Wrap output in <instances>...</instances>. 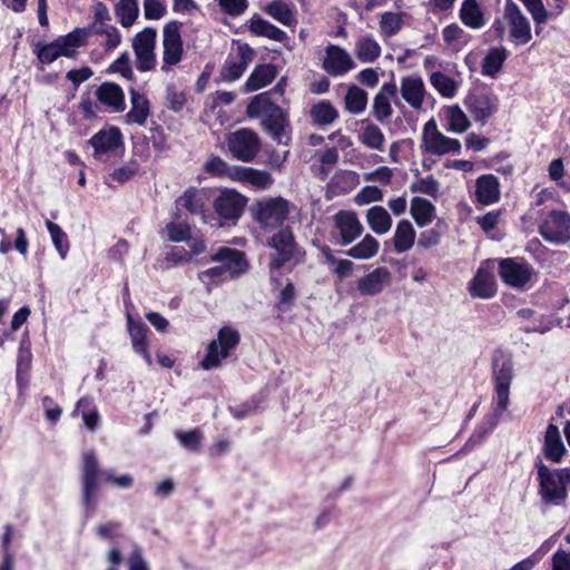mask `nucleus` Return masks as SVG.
I'll list each match as a JSON object with an SVG mask.
<instances>
[{
    "label": "nucleus",
    "mask_w": 570,
    "mask_h": 570,
    "mask_svg": "<svg viewBox=\"0 0 570 570\" xmlns=\"http://www.w3.org/2000/svg\"><path fill=\"white\" fill-rule=\"evenodd\" d=\"M246 112L250 118H261L263 129L277 145L288 147L291 142V124L287 112L272 101L269 92H262L252 98Z\"/></svg>",
    "instance_id": "nucleus-1"
},
{
    "label": "nucleus",
    "mask_w": 570,
    "mask_h": 570,
    "mask_svg": "<svg viewBox=\"0 0 570 570\" xmlns=\"http://www.w3.org/2000/svg\"><path fill=\"white\" fill-rule=\"evenodd\" d=\"M541 501L547 505H561L570 489V468L550 469L541 461L537 464Z\"/></svg>",
    "instance_id": "nucleus-2"
},
{
    "label": "nucleus",
    "mask_w": 570,
    "mask_h": 570,
    "mask_svg": "<svg viewBox=\"0 0 570 570\" xmlns=\"http://www.w3.org/2000/svg\"><path fill=\"white\" fill-rule=\"evenodd\" d=\"M495 415H501L510 404V386L513 380V363L509 354L495 351L492 360Z\"/></svg>",
    "instance_id": "nucleus-3"
},
{
    "label": "nucleus",
    "mask_w": 570,
    "mask_h": 570,
    "mask_svg": "<svg viewBox=\"0 0 570 570\" xmlns=\"http://www.w3.org/2000/svg\"><path fill=\"white\" fill-rule=\"evenodd\" d=\"M249 210L262 228L274 229L287 219L289 203L283 197H269L255 202Z\"/></svg>",
    "instance_id": "nucleus-4"
},
{
    "label": "nucleus",
    "mask_w": 570,
    "mask_h": 570,
    "mask_svg": "<svg viewBox=\"0 0 570 570\" xmlns=\"http://www.w3.org/2000/svg\"><path fill=\"white\" fill-rule=\"evenodd\" d=\"M240 341L239 333L229 327L224 326L217 333V338L213 340L207 346V353L200 362L203 370H212L219 367L222 361L230 355V352L238 345Z\"/></svg>",
    "instance_id": "nucleus-5"
},
{
    "label": "nucleus",
    "mask_w": 570,
    "mask_h": 570,
    "mask_svg": "<svg viewBox=\"0 0 570 570\" xmlns=\"http://www.w3.org/2000/svg\"><path fill=\"white\" fill-rule=\"evenodd\" d=\"M226 145L234 158L249 163L257 156L261 149V139L252 129L240 128L228 134Z\"/></svg>",
    "instance_id": "nucleus-6"
},
{
    "label": "nucleus",
    "mask_w": 570,
    "mask_h": 570,
    "mask_svg": "<svg viewBox=\"0 0 570 570\" xmlns=\"http://www.w3.org/2000/svg\"><path fill=\"white\" fill-rule=\"evenodd\" d=\"M498 273L505 285L520 289L531 281L535 272L527 261L508 257L499 262Z\"/></svg>",
    "instance_id": "nucleus-7"
},
{
    "label": "nucleus",
    "mask_w": 570,
    "mask_h": 570,
    "mask_svg": "<svg viewBox=\"0 0 570 570\" xmlns=\"http://www.w3.org/2000/svg\"><path fill=\"white\" fill-rule=\"evenodd\" d=\"M421 148L431 155H445L450 153H459L461 142L458 139L449 138L443 135L431 119L423 127Z\"/></svg>",
    "instance_id": "nucleus-8"
},
{
    "label": "nucleus",
    "mask_w": 570,
    "mask_h": 570,
    "mask_svg": "<svg viewBox=\"0 0 570 570\" xmlns=\"http://www.w3.org/2000/svg\"><path fill=\"white\" fill-rule=\"evenodd\" d=\"M156 29L147 27L132 39V50L136 57V67L139 71L153 70L156 66Z\"/></svg>",
    "instance_id": "nucleus-9"
},
{
    "label": "nucleus",
    "mask_w": 570,
    "mask_h": 570,
    "mask_svg": "<svg viewBox=\"0 0 570 570\" xmlns=\"http://www.w3.org/2000/svg\"><path fill=\"white\" fill-rule=\"evenodd\" d=\"M539 233L549 243L566 244L570 240V214L551 210L540 225Z\"/></svg>",
    "instance_id": "nucleus-10"
},
{
    "label": "nucleus",
    "mask_w": 570,
    "mask_h": 570,
    "mask_svg": "<svg viewBox=\"0 0 570 570\" xmlns=\"http://www.w3.org/2000/svg\"><path fill=\"white\" fill-rule=\"evenodd\" d=\"M82 503L86 507L87 514H90L95 510V503L92 498L98 490V479L100 470L98 460L92 450L86 451L82 455Z\"/></svg>",
    "instance_id": "nucleus-11"
},
{
    "label": "nucleus",
    "mask_w": 570,
    "mask_h": 570,
    "mask_svg": "<svg viewBox=\"0 0 570 570\" xmlns=\"http://www.w3.org/2000/svg\"><path fill=\"white\" fill-rule=\"evenodd\" d=\"M181 22L169 21L163 29V66L161 70L167 71L168 66L180 62L184 53L180 36Z\"/></svg>",
    "instance_id": "nucleus-12"
},
{
    "label": "nucleus",
    "mask_w": 570,
    "mask_h": 570,
    "mask_svg": "<svg viewBox=\"0 0 570 570\" xmlns=\"http://www.w3.org/2000/svg\"><path fill=\"white\" fill-rule=\"evenodd\" d=\"M267 245L276 250L269 259L271 269H279L295 255L296 242L289 227L281 228L267 240Z\"/></svg>",
    "instance_id": "nucleus-13"
},
{
    "label": "nucleus",
    "mask_w": 570,
    "mask_h": 570,
    "mask_svg": "<svg viewBox=\"0 0 570 570\" xmlns=\"http://www.w3.org/2000/svg\"><path fill=\"white\" fill-rule=\"evenodd\" d=\"M246 203V197L236 190L225 189L214 200V209L219 218L235 223L242 216Z\"/></svg>",
    "instance_id": "nucleus-14"
},
{
    "label": "nucleus",
    "mask_w": 570,
    "mask_h": 570,
    "mask_svg": "<svg viewBox=\"0 0 570 570\" xmlns=\"http://www.w3.org/2000/svg\"><path fill=\"white\" fill-rule=\"evenodd\" d=\"M322 67L330 76L340 77L354 69L355 62L344 48L328 45L325 48V58Z\"/></svg>",
    "instance_id": "nucleus-15"
},
{
    "label": "nucleus",
    "mask_w": 570,
    "mask_h": 570,
    "mask_svg": "<svg viewBox=\"0 0 570 570\" xmlns=\"http://www.w3.org/2000/svg\"><path fill=\"white\" fill-rule=\"evenodd\" d=\"M504 18L510 26L511 37L518 45L530 42L532 38L530 22L512 0L505 2Z\"/></svg>",
    "instance_id": "nucleus-16"
},
{
    "label": "nucleus",
    "mask_w": 570,
    "mask_h": 570,
    "mask_svg": "<svg viewBox=\"0 0 570 570\" xmlns=\"http://www.w3.org/2000/svg\"><path fill=\"white\" fill-rule=\"evenodd\" d=\"M464 105L473 119L481 125L487 124L489 118L498 111V99L489 94L469 95Z\"/></svg>",
    "instance_id": "nucleus-17"
},
{
    "label": "nucleus",
    "mask_w": 570,
    "mask_h": 570,
    "mask_svg": "<svg viewBox=\"0 0 570 570\" xmlns=\"http://www.w3.org/2000/svg\"><path fill=\"white\" fill-rule=\"evenodd\" d=\"M208 200V191L206 189L189 187L176 199V207L185 209L190 215L200 216L202 220L206 223Z\"/></svg>",
    "instance_id": "nucleus-18"
},
{
    "label": "nucleus",
    "mask_w": 570,
    "mask_h": 570,
    "mask_svg": "<svg viewBox=\"0 0 570 570\" xmlns=\"http://www.w3.org/2000/svg\"><path fill=\"white\" fill-rule=\"evenodd\" d=\"M334 224L340 233L341 238L337 244L341 246L350 245L362 235L363 226L354 212H337L334 216Z\"/></svg>",
    "instance_id": "nucleus-19"
},
{
    "label": "nucleus",
    "mask_w": 570,
    "mask_h": 570,
    "mask_svg": "<svg viewBox=\"0 0 570 570\" xmlns=\"http://www.w3.org/2000/svg\"><path fill=\"white\" fill-rule=\"evenodd\" d=\"M254 49L243 43L237 47V58H228L220 70V77L224 81H235L239 79L247 66L254 58Z\"/></svg>",
    "instance_id": "nucleus-20"
},
{
    "label": "nucleus",
    "mask_w": 570,
    "mask_h": 570,
    "mask_svg": "<svg viewBox=\"0 0 570 570\" xmlns=\"http://www.w3.org/2000/svg\"><path fill=\"white\" fill-rule=\"evenodd\" d=\"M210 262L220 263L222 267L232 277L245 273L248 268V264L245 258V254L238 249L229 247H220L210 257Z\"/></svg>",
    "instance_id": "nucleus-21"
},
{
    "label": "nucleus",
    "mask_w": 570,
    "mask_h": 570,
    "mask_svg": "<svg viewBox=\"0 0 570 570\" xmlns=\"http://www.w3.org/2000/svg\"><path fill=\"white\" fill-rule=\"evenodd\" d=\"M397 98V87L394 82L384 83L373 99V116L380 122H386L392 116L391 99Z\"/></svg>",
    "instance_id": "nucleus-22"
},
{
    "label": "nucleus",
    "mask_w": 570,
    "mask_h": 570,
    "mask_svg": "<svg viewBox=\"0 0 570 570\" xmlns=\"http://www.w3.org/2000/svg\"><path fill=\"white\" fill-rule=\"evenodd\" d=\"M89 142L94 147L95 158L101 160L105 154L122 145L121 132L118 128L100 130L90 138Z\"/></svg>",
    "instance_id": "nucleus-23"
},
{
    "label": "nucleus",
    "mask_w": 570,
    "mask_h": 570,
    "mask_svg": "<svg viewBox=\"0 0 570 570\" xmlns=\"http://www.w3.org/2000/svg\"><path fill=\"white\" fill-rule=\"evenodd\" d=\"M391 274L386 267H377L373 272L361 277L356 282V288L361 295L375 296L382 293L390 282Z\"/></svg>",
    "instance_id": "nucleus-24"
},
{
    "label": "nucleus",
    "mask_w": 570,
    "mask_h": 570,
    "mask_svg": "<svg viewBox=\"0 0 570 570\" xmlns=\"http://www.w3.org/2000/svg\"><path fill=\"white\" fill-rule=\"evenodd\" d=\"M400 91L402 98L415 110L422 108L425 87L421 77L406 76L401 79Z\"/></svg>",
    "instance_id": "nucleus-25"
},
{
    "label": "nucleus",
    "mask_w": 570,
    "mask_h": 570,
    "mask_svg": "<svg viewBox=\"0 0 570 570\" xmlns=\"http://www.w3.org/2000/svg\"><path fill=\"white\" fill-rule=\"evenodd\" d=\"M248 29L255 36L265 37L276 42H283L287 49H292L287 46L289 38L286 32L263 19L259 14H254L249 19Z\"/></svg>",
    "instance_id": "nucleus-26"
},
{
    "label": "nucleus",
    "mask_w": 570,
    "mask_h": 570,
    "mask_svg": "<svg viewBox=\"0 0 570 570\" xmlns=\"http://www.w3.org/2000/svg\"><path fill=\"white\" fill-rule=\"evenodd\" d=\"M469 292L472 297L483 299L493 297L497 292L494 276L489 271L479 268L469 284Z\"/></svg>",
    "instance_id": "nucleus-27"
},
{
    "label": "nucleus",
    "mask_w": 570,
    "mask_h": 570,
    "mask_svg": "<svg viewBox=\"0 0 570 570\" xmlns=\"http://www.w3.org/2000/svg\"><path fill=\"white\" fill-rule=\"evenodd\" d=\"M475 188L476 199L483 205H490L500 199L499 179L492 174L480 176Z\"/></svg>",
    "instance_id": "nucleus-28"
},
{
    "label": "nucleus",
    "mask_w": 570,
    "mask_h": 570,
    "mask_svg": "<svg viewBox=\"0 0 570 570\" xmlns=\"http://www.w3.org/2000/svg\"><path fill=\"white\" fill-rule=\"evenodd\" d=\"M131 108L126 115L127 124L144 126L150 114L149 101L144 94L135 89L129 90Z\"/></svg>",
    "instance_id": "nucleus-29"
},
{
    "label": "nucleus",
    "mask_w": 570,
    "mask_h": 570,
    "mask_svg": "<svg viewBox=\"0 0 570 570\" xmlns=\"http://www.w3.org/2000/svg\"><path fill=\"white\" fill-rule=\"evenodd\" d=\"M88 36L89 31L87 29L77 28L68 35L56 39L55 42L58 45L57 47L60 51V56L68 58L75 57L77 48L86 43Z\"/></svg>",
    "instance_id": "nucleus-30"
},
{
    "label": "nucleus",
    "mask_w": 570,
    "mask_h": 570,
    "mask_svg": "<svg viewBox=\"0 0 570 570\" xmlns=\"http://www.w3.org/2000/svg\"><path fill=\"white\" fill-rule=\"evenodd\" d=\"M277 75V68L272 63L256 66L245 82V91H256L269 85Z\"/></svg>",
    "instance_id": "nucleus-31"
},
{
    "label": "nucleus",
    "mask_w": 570,
    "mask_h": 570,
    "mask_svg": "<svg viewBox=\"0 0 570 570\" xmlns=\"http://www.w3.org/2000/svg\"><path fill=\"white\" fill-rule=\"evenodd\" d=\"M234 180L248 183L259 189H265L273 183L269 173L243 166H238V168L234 169Z\"/></svg>",
    "instance_id": "nucleus-32"
},
{
    "label": "nucleus",
    "mask_w": 570,
    "mask_h": 570,
    "mask_svg": "<svg viewBox=\"0 0 570 570\" xmlns=\"http://www.w3.org/2000/svg\"><path fill=\"white\" fill-rule=\"evenodd\" d=\"M97 99L115 110H124L125 108V96L119 85L115 82H104L96 90Z\"/></svg>",
    "instance_id": "nucleus-33"
},
{
    "label": "nucleus",
    "mask_w": 570,
    "mask_h": 570,
    "mask_svg": "<svg viewBox=\"0 0 570 570\" xmlns=\"http://www.w3.org/2000/svg\"><path fill=\"white\" fill-rule=\"evenodd\" d=\"M127 320H128V331H129V334L131 337L134 351L136 353L141 354L142 357L145 358L146 363L148 365H150L151 356L147 350L148 343H147V338H146V333L148 332V327L140 322L135 323L132 317L129 314L127 316Z\"/></svg>",
    "instance_id": "nucleus-34"
},
{
    "label": "nucleus",
    "mask_w": 570,
    "mask_h": 570,
    "mask_svg": "<svg viewBox=\"0 0 570 570\" xmlns=\"http://www.w3.org/2000/svg\"><path fill=\"white\" fill-rule=\"evenodd\" d=\"M543 451L546 458L552 462H559L566 451L559 430L553 424L547 428Z\"/></svg>",
    "instance_id": "nucleus-35"
},
{
    "label": "nucleus",
    "mask_w": 570,
    "mask_h": 570,
    "mask_svg": "<svg viewBox=\"0 0 570 570\" xmlns=\"http://www.w3.org/2000/svg\"><path fill=\"white\" fill-rule=\"evenodd\" d=\"M459 16L462 23L471 29H481L485 26L484 14L476 0H464Z\"/></svg>",
    "instance_id": "nucleus-36"
},
{
    "label": "nucleus",
    "mask_w": 570,
    "mask_h": 570,
    "mask_svg": "<svg viewBox=\"0 0 570 570\" xmlns=\"http://www.w3.org/2000/svg\"><path fill=\"white\" fill-rule=\"evenodd\" d=\"M309 117L313 125L325 127L338 118V111L328 100H321L311 107Z\"/></svg>",
    "instance_id": "nucleus-37"
},
{
    "label": "nucleus",
    "mask_w": 570,
    "mask_h": 570,
    "mask_svg": "<svg viewBox=\"0 0 570 570\" xmlns=\"http://www.w3.org/2000/svg\"><path fill=\"white\" fill-rule=\"evenodd\" d=\"M264 11L283 26L292 27L297 22L295 13L285 1H272L264 7Z\"/></svg>",
    "instance_id": "nucleus-38"
},
{
    "label": "nucleus",
    "mask_w": 570,
    "mask_h": 570,
    "mask_svg": "<svg viewBox=\"0 0 570 570\" xmlns=\"http://www.w3.org/2000/svg\"><path fill=\"white\" fill-rule=\"evenodd\" d=\"M508 55V50L503 47L491 48L482 61V73L495 77L501 71Z\"/></svg>",
    "instance_id": "nucleus-39"
},
{
    "label": "nucleus",
    "mask_w": 570,
    "mask_h": 570,
    "mask_svg": "<svg viewBox=\"0 0 570 570\" xmlns=\"http://www.w3.org/2000/svg\"><path fill=\"white\" fill-rule=\"evenodd\" d=\"M410 213L415 220V223L423 227L430 223H432L435 214L434 205L422 197H414L411 202Z\"/></svg>",
    "instance_id": "nucleus-40"
},
{
    "label": "nucleus",
    "mask_w": 570,
    "mask_h": 570,
    "mask_svg": "<svg viewBox=\"0 0 570 570\" xmlns=\"http://www.w3.org/2000/svg\"><path fill=\"white\" fill-rule=\"evenodd\" d=\"M355 55L361 62H374L381 56V46L371 36L362 37L355 43Z\"/></svg>",
    "instance_id": "nucleus-41"
},
{
    "label": "nucleus",
    "mask_w": 570,
    "mask_h": 570,
    "mask_svg": "<svg viewBox=\"0 0 570 570\" xmlns=\"http://www.w3.org/2000/svg\"><path fill=\"white\" fill-rule=\"evenodd\" d=\"M415 230L407 219H402L395 229L394 249L397 253L407 252L414 244Z\"/></svg>",
    "instance_id": "nucleus-42"
},
{
    "label": "nucleus",
    "mask_w": 570,
    "mask_h": 570,
    "mask_svg": "<svg viewBox=\"0 0 570 570\" xmlns=\"http://www.w3.org/2000/svg\"><path fill=\"white\" fill-rule=\"evenodd\" d=\"M366 219L371 229L379 235L387 233L392 226V218L382 206L371 207L367 210Z\"/></svg>",
    "instance_id": "nucleus-43"
},
{
    "label": "nucleus",
    "mask_w": 570,
    "mask_h": 570,
    "mask_svg": "<svg viewBox=\"0 0 570 570\" xmlns=\"http://www.w3.org/2000/svg\"><path fill=\"white\" fill-rule=\"evenodd\" d=\"M405 16V12L386 11L382 13L379 22L381 36L392 38L397 35L404 26Z\"/></svg>",
    "instance_id": "nucleus-44"
},
{
    "label": "nucleus",
    "mask_w": 570,
    "mask_h": 570,
    "mask_svg": "<svg viewBox=\"0 0 570 570\" xmlns=\"http://www.w3.org/2000/svg\"><path fill=\"white\" fill-rule=\"evenodd\" d=\"M379 246L377 239L367 234L358 244L346 250L345 254L355 259H368L376 255Z\"/></svg>",
    "instance_id": "nucleus-45"
},
{
    "label": "nucleus",
    "mask_w": 570,
    "mask_h": 570,
    "mask_svg": "<svg viewBox=\"0 0 570 570\" xmlns=\"http://www.w3.org/2000/svg\"><path fill=\"white\" fill-rule=\"evenodd\" d=\"M345 108L353 115L363 112L367 105V92L357 86H351L344 98Z\"/></svg>",
    "instance_id": "nucleus-46"
},
{
    "label": "nucleus",
    "mask_w": 570,
    "mask_h": 570,
    "mask_svg": "<svg viewBox=\"0 0 570 570\" xmlns=\"http://www.w3.org/2000/svg\"><path fill=\"white\" fill-rule=\"evenodd\" d=\"M138 14L139 6L137 0H119L116 4V16L125 28L132 26Z\"/></svg>",
    "instance_id": "nucleus-47"
},
{
    "label": "nucleus",
    "mask_w": 570,
    "mask_h": 570,
    "mask_svg": "<svg viewBox=\"0 0 570 570\" xmlns=\"http://www.w3.org/2000/svg\"><path fill=\"white\" fill-rule=\"evenodd\" d=\"M363 124V131L360 135L361 142L371 149L382 150L385 141L383 131L372 122L364 121Z\"/></svg>",
    "instance_id": "nucleus-48"
},
{
    "label": "nucleus",
    "mask_w": 570,
    "mask_h": 570,
    "mask_svg": "<svg viewBox=\"0 0 570 570\" xmlns=\"http://www.w3.org/2000/svg\"><path fill=\"white\" fill-rule=\"evenodd\" d=\"M445 116L449 131L462 134L470 127L469 118L458 105L449 107Z\"/></svg>",
    "instance_id": "nucleus-49"
},
{
    "label": "nucleus",
    "mask_w": 570,
    "mask_h": 570,
    "mask_svg": "<svg viewBox=\"0 0 570 570\" xmlns=\"http://www.w3.org/2000/svg\"><path fill=\"white\" fill-rule=\"evenodd\" d=\"M238 166H229L218 156H212L205 164L204 170L213 177H227L234 180V169Z\"/></svg>",
    "instance_id": "nucleus-50"
},
{
    "label": "nucleus",
    "mask_w": 570,
    "mask_h": 570,
    "mask_svg": "<svg viewBox=\"0 0 570 570\" xmlns=\"http://www.w3.org/2000/svg\"><path fill=\"white\" fill-rule=\"evenodd\" d=\"M430 81L443 97L452 98L456 94L458 85L455 80L441 71L433 72Z\"/></svg>",
    "instance_id": "nucleus-51"
},
{
    "label": "nucleus",
    "mask_w": 570,
    "mask_h": 570,
    "mask_svg": "<svg viewBox=\"0 0 570 570\" xmlns=\"http://www.w3.org/2000/svg\"><path fill=\"white\" fill-rule=\"evenodd\" d=\"M46 226L51 236V240L55 248L58 250L61 258L65 259L69 250V242L67 238V234L61 229V227L58 224L51 220H47Z\"/></svg>",
    "instance_id": "nucleus-52"
},
{
    "label": "nucleus",
    "mask_w": 570,
    "mask_h": 570,
    "mask_svg": "<svg viewBox=\"0 0 570 570\" xmlns=\"http://www.w3.org/2000/svg\"><path fill=\"white\" fill-rule=\"evenodd\" d=\"M90 29L96 35L106 36L105 48L107 50L115 49L120 45L121 36L116 27L110 26L108 23H100V24L92 23Z\"/></svg>",
    "instance_id": "nucleus-53"
},
{
    "label": "nucleus",
    "mask_w": 570,
    "mask_h": 570,
    "mask_svg": "<svg viewBox=\"0 0 570 570\" xmlns=\"http://www.w3.org/2000/svg\"><path fill=\"white\" fill-rule=\"evenodd\" d=\"M109 73H120L128 80L134 79V72L130 63V56L127 51L122 52L118 59H116L107 70Z\"/></svg>",
    "instance_id": "nucleus-54"
},
{
    "label": "nucleus",
    "mask_w": 570,
    "mask_h": 570,
    "mask_svg": "<svg viewBox=\"0 0 570 570\" xmlns=\"http://www.w3.org/2000/svg\"><path fill=\"white\" fill-rule=\"evenodd\" d=\"M165 102L168 109L178 112L186 104V96L183 91L177 90L175 85L166 87Z\"/></svg>",
    "instance_id": "nucleus-55"
},
{
    "label": "nucleus",
    "mask_w": 570,
    "mask_h": 570,
    "mask_svg": "<svg viewBox=\"0 0 570 570\" xmlns=\"http://www.w3.org/2000/svg\"><path fill=\"white\" fill-rule=\"evenodd\" d=\"M440 184L433 176L420 178L410 186L412 193L425 194L435 197L439 191Z\"/></svg>",
    "instance_id": "nucleus-56"
},
{
    "label": "nucleus",
    "mask_w": 570,
    "mask_h": 570,
    "mask_svg": "<svg viewBox=\"0 0 570 570\" xmlns=\"http://www.w3.org/2000/svg\"><path fill=\"white\" fill-rule=\"evenodd\" d=\"M139 171V165L137 163H131L126 166H121L116 168L110 175L109 178L117 181L118 184H125L131 180Z\"/></svg>",
    "instance_id": "nucleus-57"
},
{
    "label": "nucleus",
    "mask_w": 570,
    "mask_h": 570,
    "mask_svg": "<svg viewBox=\"0 0 570 570\" xmlns=\"http://www.w3.org/2000/svg\"><path fill=\"white\" fill-rule=\"evenodd\" d=\"M166 230L171 242H184L190 239V227L186 223H169L166 226Z\"/></svg>",
    "instance_id": "nucleus-58"
},
{
    "label": "nucleus",
    "mask_w": 570,
    "mask_h": 570,
    "mask_svg": "<svg viewBox=\"0 0 570 570\" xmlns=\"http://www.w3.org/2000/svg\"><path fill=\"white\" fill-rule=\"evenodd\" d=\"M528 11L531 13L535 24H543L548 20V12L542 0H521Z\"/></svg>",
    "instance_id": "nucleus-59"
},
{
    "label": "nucleus",
    "mask_w": 570,
    "mask_h": 570,
    "mask_svg": "<svg viewBox=\"0 0 570 570\" xmlns=\"http://www.w3.org/2000/svg\"><path fill=\"white\" fill-rule=\"evenodd\" d=\"M220 10L230 17H238L243 14L247 7V0H217Z\"/></svg>",
    "instance_id": "nucleus-60"
},
{
    "label": "nucleus",
    "mask_w": 570,
    "mask_h": 570,
    "mask_svg": "<svg viewBox=\"0 0 570 570\" xmlns=\"http://www.w3.org/2000/svg\"><path fill=\"white\" fill-rule=\"evenodd\" d=\"M176 436L185 449L190 451H197L199 449L202 434L198 430L177 432Z\"/></svg>",
    "instance_id": "nucleus-61"
},
{
    "label": "nucleus",
    "mask_w": 570,
    "mask_h": 570,
    "mask_svg": "<svg viewBox=\"0 0 570 570\" xmlns=\"http://www.w3.org/2000/svg\"><path fill=\"white\" fill-rule=\"evenodd\" d=\"M296 291L292 282H287L285 287L281 291L276 307L283 312L287 311L294 303Z\"/></svg>",
    "instance_id": "nucleus-62"
},
{
    "label": "nucleus",
    "mask_w": 570,
    "mask_h": 570,
    "mask_svg": "<svg viewBox=\"0 0 570 570\" xmlns=\"http://www.w3.org/2000/svg\"><path fill=\"white\" fill-rule=\"evenodd\" d=\"M166 13V7L159 0H144V16L147 20H159Z\"/></svg>",
    "instance_id": "nucleus-63"
},
{
    "label": "nucleus",
    "mask_w": 570,
    "mask_h": 570,
    "mask_svg": "<svg viewBox=\"0 0 570 570\" xmlns=\"http://www.w3.org/2000/svg\"><path fill=\"white\" fill-rule=\"evenodd\" d=\"M382 199L383 193L376 186H366L356 196V203L358 205L368 204L373 202H381Z\"/></svg>",
    "instance_id": "nucleus-64"
}]
</instances>
